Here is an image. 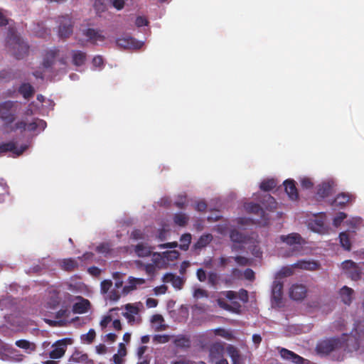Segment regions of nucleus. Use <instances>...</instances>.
<instances>
[{
	"mask_svg": "<svg viewBox=\"0 0 364 364\" xmlns=\"http://www.w3.org/2000/svg\"><path fill=\"white\" fill-rule=\"evenodd\" d=\"M306 293L307 289L303 284H293L289 289V296L295 301L303 300L306 297Z\"/></svg>",
	"mask_w": 364,
	"mask_h": 364,
	"instance_id": "1a4fd4ad",
	"label": "nucleus"
},
{
	"mask_svg": "<svg viewBox=\"0 0 364 364\" xmlns=\"http://www.w3.org/2000/svg\"><path fill=\"white\" fill-rule=\"evenodd\" d=\"M77 299H79V301L75 303L73 306V311L75 314H85L86 313L90 307V302L88 299H84L82 296H77Z\"/></svg>",
	"mask_w": 364,
	"mask_h": 364,
	"instance_id": "ddd939ff",
	"label": "nucleus"
},
{
	"mask_svg": "<svg viewBox=\"0 0 364 364\" xmlns=\"http://www.w3.org/2000/svg\"><path fill=\"white\" fill-rule=\"evenodd\" d=\"M15 344L17 347L25 350L29 349L31 345L28 341L24 339L16 341Z\"/></svg>",
	"mask_w": 364,
	"mask_h": 364,
	"instance_id": "4d7b16f0",
	"label": "nucleus"
},
{
	"mask_svg": "<svg viewBox=\"0 0 364 364\" xmlns=\"http://www.w3.org/2000/svg\"><path fill=\"white\" fill-rule=\"evenodd\" d=\"M168 287L165 284H162L159 287H156L154 289L155 294H164L167 291Z\"/></svg>",
	"mask_w": 364,
	"mask_h": 364,
	"instance_id": "69168bd1",
	"label": "nucleus"
},
{
	"mask_svg": "<svg viewBox=\"0 0 364 364\" xmlns=\"http://www.w3.org/2000/svg\"><path fill=\"white\" fill-rule=\"evenodd\" d=\"M350 199V195L342 193L337 195V196L333 200V201L331 202V205L334 208H343L346 205L347 203H349Z\"/></svg>",
	"mask_w": 364,
	"mask_h": 364,
	"instance_id": "6ab92c4d",
	"label": "nucleus"
},
{
	"mask_svg": "<svg viewBox=\"0 0 364 364\" xmlns=\"http://www.w3.org/2000/svg\"><path fill=\"white\" fill-rule=\"evenodd\" d=\"M196 276H197V278L201 282H203L206 280L207 279V275H206V272L205 271L202 269V268H200L197 270V272H196Z\"/></svg>",
	"mask_w": 364,
	"mask_h": 364,
	"instance_id": "e2e57ef3",
	"label": "nucleus"
},
{
	"mask_svg": "<svg viewBox=\"0 0 364 364\" xmlns=\"http://www.w3.org/2000/svg\"><path fill=\"white\" fill-rule=\"evenodd\" d=\"M170 336L168 335H155L154 336V341L158 343H166L170 341Z\"/></svg>",
	"mask_w": 364,
	"mask_h": 364,
	"instance_id": "09e8293b",
	"label": "nucleus"
},
{
	"mask_svg": "<svg viewBox=\"0 0 364 364\" xmlns=\"http://www.w3.org/2000/svg\"><path fill=\"white\" fill-rule=\"evenodd\" d=\"M96 252L100 254L107 255L111 252L110 245L108 242H103L96 247Z\"/></svg>",
	"mask_w": 364,
	"mask_h": 364,
	"instance_id": "79ce46f5",
	"label": "nucleus"
},
{
	"mask_svg": "<svg viewBox=\"0 0 364 364\" xmlns=\"http://www.w3.org/2000/svg\"><path fill=\"white\" fill-rule=\"evenodd\" d=\"M284 186L285 191L288 194L289 197L293 200H297L299 198V193L295 185V181L292 179H287L284 182Z\"/></svg>",
	"mask_w": 364,
	"mask_h": 364,
	"instance_id": "f3484780",
	"label": "nucleus"
},
{
	"mask_svg": "<svg viewBox=\"0 0 364 364\" xmlns=\"http://www.w3.org/2000/svg\"><path fill=\"white\" fill-rule=\"evenodd\" d=\"M86 53L81 50L73 51V63L76 66L82 65L86 60Z\"/></svg>",
	"mask_w": 364,
	"mask_h": 364,
	"instance_id": "473e14b6",
	"label": "nucleus"
},
{
	"mask_svg": "<svg viewBox=\"0 0 364 364\" xmlns=\"http://www.w3.org/2000/svg\"><path fill=\"white\" fill-rule=\"evenodd\" d=\"M113 278L115 279V287L119 289L122 287L123 281L122 279V274L116 272L113 273Z\"/></svg>",
	"mask_w": 364,
	"mask_h": 364,
	"instance_id": "13d9d810",
	"label": "nucleus"
},
{
	"mask_svg": "<svg viewBox=\"0 0 364 364\" xmlns=\"http://www.w3.org/2000/svg\"><path fill=\"white\" fill-rule=\"evenodd\" d=\"M333 186L332 181L323 182L318 186L317 196L321 198L328 197L331 193Z\"/></svg>",
	"mask_w": 364,
	"mask_h": 364,
	"instance_id": "412c9836",
	"label": "nucleus"
},
{
	"mask_svg": "<svg viewBox=\"0 0 364 364\" xmlns=\"http://www.w3.org/2000/svg\"><path fill=\"white\" fill-rule=\"evenodd\" d=\"M217 304L223 309H225V310L229 311H234V312L235 311L233 309V308L230 304H228L223 299H220V298L218 299Z\"/></svg>",
	"mask_w": 364,
	"mask_h": 364,
	"instance_id": "3c124183",
	"label": "nucleus"
},
{
	"mask_svg": "<svg viewBox=\"0 0 364 364\" xmlns=\"http://www.w3.org/2000/svg\"><path fill=\"white\" fill-rule=\"evenodd\" d=\"M325 218L326 215L323 213L314 215V218L309 219L308 221L309 228L315 232H323L326 230L324 225Z\"/></svg>",
	"mask_w": 364,
	"mask_h": 364,
	"instance_id": "39448f33",
	"label": "nucleus"
},
{
	"mask_svg": "<svg viewBox=\"0 0 364 364\" xmlns=\"http://www.w3.org/2000/svg\"><path fill=\"white\" fill-rule=\"evenodd\" d=\"M188 216L183 213H176L173 216L174 223L181 227L186 226L188 222Z\"/></svg>",
	"mask_w": 364,
	"mask_h": 364,
	"instance_id": "72a5a7b5",
	"label": "nucleus"
},
{
	"mask_svg": "<svg viewBox=\"0 0 364 364\" xmlns=\"http://www.w3.org/2000/svg\"><path fill=\"white\" fill-rule=\"evenodd\" d=\"M135 253L141 257L149 256L151 254V250L149 246L144 243H139L135 246Z\"/></svg>",
	"mask_w": 364,
	"mask_h": 364,
	"instance_id": "2f4dec72",
	"label": "nucleus"
},
{
	"mask_svg": "<svg viewBox=\"0 0 364 364\" xmlns=\"http://www.w3.org/2000/svg\"><path fill=\"white\" fill-rule=\"evenodd\" d=\"M100 287L102 294H107L109 289L112 287V282L109 279L103 280L101 282Z\"/></svg>",
	"mask_w": 364,
	"mask_h": 364,
	"instance_id": "de8ad7c7",
	"label": "nucleus"
},
{
	"mask_svg": "<svg viewBox=\"0 0 364 364\" xmlns=\"http://www.w3.org/2000/svg\"><path fill=\"white\" fill-rule=\"evenodd\" d=\"M207 208V204L205 201H198L196 203L195 209L199 212H204Z\"/></svg>",
	"mask_w": 364,
	"mask_h": 364,
	"instance_id": "0e129e2a",
	"label": "nucleus"
},
{
	"mask_svg": "<svg viewBox=\"0 0 364 364\" xmlns=\"http://www.w3.org/2000/svg\"><path fill=\"white\" fill-rule=\"evenodd\" d=\"M78 259L73 258L64 259L60 262V267L62 269L67 272H73L77 269L80 267V264L77 262Z\"/></svg>",
	"mask_w": 364,
	"mask_h": 364,
	"instance_id": "4be33fe9",
	"label": "nucleus"
},
{
	"mask_svg": "<svg viewBox=\"0 0 364 364\" xmlns=\"http://www.w3.org/2000/svg\"><path fill=\"white\" fill-rule=\"evenodd\" d=\"M152 263L156 267V268H166L167 266V261H166L164 252L154 253L152 257Z\"/></svg>",
	"mask_w": 364,
	"mask_h": 364,
	"instance_id": "c756f323",
	"label": "nucleus"
},
{
	"mask_svg": "<svg viewBox=\"0 0 364 364\" xmlns=\"http://www.w3.org/2000/svg\"><path fill=\"white\" fill-rule=\"evenodd\" d=\"M283 296V284L280 281H274L272 289V299L275 303L279 304Z\"/></svg>",
	"mask_w": 364,
	"mask_h": 364,
	"instance_id": "a211bd4d",
	"label": "nucleus"
},
{
	"mask_svg": "<svg viewBox=\"0 0 364 364\" xmlns=\"http://www.w3.org/2000/svg\"><path fill=\"white\" fill-rule=\"evenodd\" d=\"M208 283L213 286L215 287L218 283L219 276L215 272H210L208 274Z\"/></svg>",
	"mask_w": 364,
	"mask_h": 364,
	"instance_id": "a18cd8bd",
	"label": "nucleus"
},
{
	"mask_svg": "<svg viewBox=\"0 0 364 364\" xmlns=\"http://www.w3.org/2000/svg\"><path fill=\"white\" fill-rule=\"evenodd\" d=\"M245 208L248 213H253L259 216L261 219V223H267V220H269L268 215L257 203H246L245 205Z\"/></svg>",
	"mask_w": 364,
	"mask_h": 364,
	"instance_id": "6e6552de",
	"label": "nucleus"
},
{
	"mask_svg": "<svg viewBox=\"0 0 364 364\" xmlns=\"http://www.w3.org/2000/svg\"><path fill=\"white\" fill-rule=\"evenodd\" d=\"M301 186L303 189H311L314 186V183L311 178L304 177L300 179Z\"/></svg>",
	"mask_w": 364,
	"mask_h": 364,
	"instance_id": "c03bdc74",
	"label": "nucleus"
},
{
	"mask_svg": "<svg viewBox=\"0 0 364 364\" xmlns=\"http://www.w3.org/2000/svg\"><path fill=\"white\" fill-rule=\"evenodd\" d=\"M193 296L196 298H200V297L208 296V294L205 290L198 288L194 291Z\"/></svg>",
	"mask_w": 364,
	"mask_h": 364,
	"instance_id": "774afa93",
	"label": "nucleus"
},
{
	"mask_svg": "<svg viewBox=\"0 0 364 364\" xmlns=\"http://www.w3.org/2000/svg\"><path fill=\"white\" fill-rule=\"evenodd\" d=\"M343 337H333L321 340L316 346L317 354L321 356H326L331 353L336 352L341 349L344 346L345 350L348 352L357 351L360 348L358 339L354 336H348L346 338V335L343 334Z\"/></svg>",
	"mask_w": 364,
	"mask_h": 364,
	"instance_id": "f257e3e1",
	"label": "nucleus"
},
{
	"mask_svg": "<svg viewBox=\"0 0 364 364\" xmlns=\"http://www.w3.org/2000/svg\"><path fill=\"white\" fill-rule=\"evenodd\" d=\"M339 238H340V242H341V246L345 250H350L351 244H350V241L348 235L345 232H341L339 235Z\"/></svg>",
	"mask_w": 364,
	"mask_h": 364,
	"instance_id": "e433bc0d",
	"label": "nucleus"
},
{
	"mask_svg": "<svg viewBox=\"0 0 364 364\" xmlns=\"http://www.w3.org/2000/svg\"><path fill=\"white\" fill-rule=\"evenodd\" d=\"M236 263L240 266H247L250 264V261L248 258L243 256H236L234 257Z\"/></svg>",
	"mask_w": 364,
	"mask_h": 364,
	"instance_id": "8fccbe9b",
	"label": "nucleus"
},
{
	"mask_svg": "<svg viewBox=\"0 0 364 364\" xmlns=\"http://www.w3.org/2000/svg\"><path fill=\"white\" fill-rule=\"evenodd\" d=\"M116 44L119 48L124 49H139L142 46L141 42L129 36L117 38Z\"/></svg>",
	"mask_w": 364,
	"mask_h": 364,
	"instance_id": "0eeeda50",
	"label": "nucleus"
},
{
	"mask_svg": "<svg viewBox=\"0 0 364 364\" xmlns=\"http://www.w3.org/2000/svg\"><path fill=\"white\" fill-rule=\"evenodd\" d=\"M244 277L247 280L253 281L255 278V272L252 269L247 268L244 272Z\"/></svg>",
	"mask_w": 364,
	"mask_h": 364,
	"instance_id": "680f3d73",
	"label": "nucleus"
},
{
	"mask_svg": "<svg viewBox=\"0 0 364 364\" xmlns=\"http://www.w3.org/2000/svg\"><path fill=\"white\" fill-rule=\"evenodd\" d=\"M227 353L231 358L232 364H241V357L239 350L235 346L229 345L227 347Z\"/></svg>",
	"mask_w": 364,
	"mask_h": 364,
	"instance_id": "cd10ccee",
	"label": "nucleus"
},
{
	"mask_svg": "<svg viewBox=\"0 0 364 364\" xmlns=\"http://www.w3.org/2000/svg\"><path fill=\"white\" fill-rule=\"evenodd\" d=\"M59 50L56 48L48 50L44 54L43 66L45 68H49L54 65L55 58L58 55Z\"/></svg>",
	"mask_w": 364,
	"mask_h": 364,
	"instance_id": "4468645a",
	"label": "nucleus"
},
{
	"mask_svg": "<svg viewBox=\"0 0 364 364\" xmlns=\"http://www.w3.org/2000/svg\"><path fill=\"white\" fill-rule=\"evenodd\" d=\"M296 266L300 269H314L316 266V263L306 261H300L296 264Z\"/></svg>",
	"mask_w": 364,
	"mask_h": 364,
	"instance_id": "37998d69",
	"label": "nucleus"
},
{
	"mask_svg": "<svg viewBox=\"0 0 364 364\" xmlns=\"http://www.w3.org/2000/svg\"><path fill=\"white\" fill-rule=\"evenodd\" d=\"M70 361L82 364H94L92 360H90L87 353L80 351H75L70 357Z\"/></svg>",
	"mask_w": 364,
	"mask_h": 364,
	"instance_id": "aec40b11",
	"label": "nucleus"
},
{
	"mask_svg": "<svg viewBox=\"0 0 364 364\" xmlns=\"http://www.w3.org/2000/svg\"><path fill=\"white\" fill-rule=\"evenodd\" d=\"M66 350V340L62 339L56 342L53 349L49 353V357L52 359L60 358Z\"/></svg>",
	"mask_w": 364,
	"mask_h": 364,
	"instance_id": "f8f14e48",
	"label": "nucleus"
},
{
	"mask_svg": "<svg viewBox=\"0 0 364 364\" xmlns=\"http://www.w3.org/2000/svg\"><path fill=\"white\" fill-rule=\"evenodd\" d=\"M346 274L351 277L353 280H358L360 277V272L357 267H354L351 270L347 272Z\"/></svg>",
	"mask_w": 364,
	"mask_h": 364,
	"instance_id": "5fc2aeb1",
	"label": "nucleus"
},
{
	"mask_svg": "<svg viewBox=\"0 0 364 364\" xmlns=\"http://www.w3.org/2000/svg\"><path fill=\"white\" fill-rule=\"evenodd\" d=\"M126 309L129 312H125L123 314L124 316L126 317L129 321H134V318L132 314H136L138 311L137 309L129 304L126 305Z\"/></svg>",
	"mask_w": 364,
	"mask_h": 364,
	"instance_id": "a19ab883",
	"label": "nucleus"
},
{
	"mask_svg": "<svg viewBox=\"0 0 364 364\" xmlns=\"http://www.w3.org/2000/svg\"><path fill=\"white\" fill-rule=\"evenodd\" d=\"M230 237L234 243L242 244L247 240V237L237 230H232L230 233Z\"/></svg>",
	"mask_w": 364,
	"mask_h": 364,
	"instance_id": "c85d7f7f",
	"label": "nucleus"
},
{
	"mask_svg": "<svg viewBox=\"0 0 364 364\" xmlns=\"http://www.w3.org/2000/svg\"><path fill=\"white\" fill-rule=\"evenodd\" d=\"M224 348L218 343L210 345L209 348V357L212 363L220 358L223 354Z\"/></svg>",
	"mask_w": 364,
	"mask_h": 364,
	"instance_id": "dca6fc26",
	"label": "nucleus"
},
{
	"mask_svg": "<svg viewBox=\"0 0 364 364\" xmlns=\"http://www.w3.org/2000/svg\"><path fill=\"white\" fill-rule=\"evenodd\" d=\"M131 237L134 240H141L144 239V234L141 230L135 229L132 232Z\"/></svg>",
	"mask_w": 364,
	"mask_h": 364,
	"instance_id": "bf43d9fd",
	"label": "nucleus"
},
{
	"mask_svg": "<svg viewBox=\"0 0 364 364\" xmlns=\"http://www.w3.org/2000/svg\"><path fill=\"white\" fill-rule=\"evenodd\" d=\"M164 255L165 256V259L166 261H167L168 265L169 262H172L178 258L180 252L177 250H169L164 252Z\"/></svg>",
	"mask_w": 364,
	"mask_h": 364,
	"instance_id": "ea45409f",
	"label": "nucleus"
},
{
	"mask_svg": "<svg viewBox=\"0 0 364 364\" xmlns=\"http://www.w3.org/2000/svg\"><path fill=\"white\" fill-rule=\"evenodd\" d=\"M18 107L17 101L0 102V119L6 125L12 124L16 120Z\"/></svg>",
	"mask_w": 364,
	"mask_h": 364,
	"instance_id": "7ed1b4c3",
	"label": "nucleus"
},
{
	"mask_svg": "<svg viewBox=\"0 0 364 364\" xmlns=\"http://www.w3.org/2000/svg\"><path fill=\"white\" fill-rule=\"evenodd\" d=\"M356 264L351 260H346L342 263V268L347 272L351 270Z\"/></svg>",
	"mask_w": 364,
	"mask_h": 364,
	"instance_id": "052dcab7",
	"label": "nucleus"
},
{
	"mask_svg": "<svg viewBox=\"0 0 364 364\" xmlns=\"http://www.w3.org/2000/svg\"><path fill=\"white\" fill-rule=\"evenodd\" d=\"M213 235L209 233L201 235L198 241L194 244L193 249L200 250L209 245L213 240Z\"/></svg>",
	"mask_w": 364,
	"mask_h": 364,
	"instance_id": "bb28decb",
	"label": "nucleus"
},
{
	"mask_svg": "<svg viewBox=\"0 0 364 364\" xmlns=\"http://www.w3.org/2000/svg\"><path fill=\"white\" fill-rule=\"evenodd\" d=\"M26 148V146L18 147L17 143L14 141L4 142L0 144V154L11 152L14 155L20 156L25 151Z\"/></svg>",
	"mask_w": 364,
	"mask_h": 364,
	"instance_id": "423d86ee",
	"label": "nucleus"
},
{
	"mask_svg": "<svg viewBox=\"0 0 364 364\" xmlns=\"http://www.w3.org/2000/svg\"><path fill=\"white\" fill-rule=\"evenodd\" d=\"M182 244L180 245V248L183 250H187L191 242V235L190 233H186L182 235L180 239Z\"/></svg>",
	"mask_w": 364,
	"mask_h": 364,
	"instance_id": "4c0bfd02",
	"label": "nucleus"
},
{
	"mask_svg": "<svg viewBox=\"0 0 364 364\" xmlns=\"http://www.w3.org/2000/svg\"><path fill=\"white\" fill-rule=\"evenodd\" d=\"M58 33L62 38H67L73 33V23L71 18L67 15L59 18Z\"/></svg>",
	"mask_w": 364,
	"mask_h": 364,
	"instance_id": "20e7f679",
	"label": "nucleus"
},
{
	"mask_svg": "<svg viewBox=\"0 0 364 364\" xmlns=\"http://www.w3.org/2000/svg\"><path fill=\"white\" fill-rule=\"evenodd\" d=\"M83 35L87 37L88 41L93 44H96L98 41L102 42L106 38L102 31L90 28L84 30Z\"/></svg>",
	"mask_w": 364,
	"mask_h": 364,
	"instance_id": "9b49d317",
	"label": "nucleus"
},
{
	"mask_svg": "<svg viewBox=\"0 0 364 364\" xmlns=\"http://www.w3.org/2000/svg\"><path fill=\"white\" fill-rule=\"evenodd\" d=\"M27 129V123L23 120L18 121L15 123L12 131L21 130V132L25 131Z\"/></svg>",
	"mask_w": 364,
	"mask_h": 364,
	"instance_id": "6e6d98bb",
	"label": "nucleus"
},
{
	"mask_svg": "<svg viewBox=\"0 0 364 364\" xmlns=\"http://www.w3.org/2000/svg\"><path fill=\"white\" fill-rule=\"evenodd\" d=\"M135 24L137 27H141L148 24V21L143 16H138L136 18Z\"/></svg>",
	"mask_w": 364,
	"mask_h": 364,
	"instance_id": "338daca9",
	"label": "nucleus"
},
{
	"mask_svg": "<svg viewBox=\"0 0 364 364\" xmlns=\"http://www.w3.org/2000/svg\"><path fill=\"white\" fill-rule=\"evenodd\" d=\"M144 269L148 275L153 277L156 273V267L153 263L146 264H144Z\"/></svg>",
	"mask_w": 364,
	"mask_h": 364,
	"instance_id": "603ef678",
	"label": "nucleus"
},
{
	"mask_svg": "<svg viewBox=\"0 0 364 364\" xmlns=\"http://www.w3.org/2000/svg\"><path fill=\"white\" fill-rule=\"evenodd\" d=\"M69 315H70V311L66 307V308H62L59 311H58L55 313V317L57 319H60V318H68L69 316Z\"/></svg>",
	"mask_w": 364,
	"mask_h": 364,
	"instance_id": "864d4df0",
	"label": "nucleus"
},
{
	"mask_svg": "<svg viewBox=\"0 0 364 364\" xmlns=\"http://www.w3.org/2000/svg\"><path fill=\"white\" fill-rule=\"evenodd\" d=\"M353 292H354L353 289L347 286H344L340 289L339 294H340L342 301L345 304H346V305L350 304V303L352 302V299H353Z\"/></svg>",
	"mask_w": 364,
	"mask_h": 364,
	"instance_id": "393cba45",
	"label": "nucleus"
},
{
	"mask_svg": "<svg viewBox=\"0 0 364 364\" xmlns=\"http://www.w3.org/2000/svg\"><path fill=\"white\" fill-rule=\"evenodd\" d=\"M11 36L7 37L6 43L12 51V55L18 60L23 58L29 50V46L20 37L10 31Z\"/></svg>",
	"mask_w": 364,
	"mask_h": 364,
	"instance_id": "f03ea898",
	"label": "nucleus"
},
{
	"mask_svg": "<svg viewBox=\"0 0 364 364\" xmlns=\"http://www.w3.org/2000/svg\"><path fill=\"white\" fill-rule=\"evenodd\" d=\"M162 281L165 283H171L172 286L177 289H181L184 284V281L181 277L172 273L165 274Z\"/></svg>",
	"mask_w": 364,
	"mask_h": 364,
	"instance_id": "2eb2a0df",
	"label": "nucleus"
},
{
	"mask_svg": "<svg viewBox=\"0 0 364 364\" xmlns=\"http://www.w3.org/2000/svg\"><path fill=\"white\" fill-rule=\"evenodd\" d=\"M129 285L124 286L122 289V293L124 294H127L130 291H133L136 288L137 285H141L145 283V279L142 278H134L130 277L129 278Z\"/></svg>",
	"mask_w": 364,
	"mask_h": 364,
	"instance_id": "b1692460",
	"label": "nucleus"
},
{
	"mask_svg": "<svg viewBox=\"0 0 364 364\" xmlns=\"http://www.w3.org/2000/svg\"><path fill=\"white\" fill-rule=\"evenodd\" d=\"M34 92V88L30 83H22L18 87V92L26 100L32 97Z\"/></svg>",
	"mask_w": 364,
	"mask_h": 364,
	"instance_id": "a878e982",
	"label": "nucleus"
},
{
	"mask_svg": "<svg viewBox=\"0 0 364 364\" xmlns=\"http://www.w3.org/2000/svg\"><path fill=\"white\" fill-rule=\"evenodd\" d=\"M280 240L289 245H301L303 239L299 233H291L288 235H281Z\"/></svg>",
	"mask_w": 364,
	"mask_h": 364,
	"instance_id": "5701e85b",
	"label": "nucleus"
},
{
	"mask_svg": "<svg viewBox=\"0 0 364 364\" xmlns=\"http://www.w3.org/2000/svg\"><path fill=\"white\" fill-rule=\"evenodd\" d=\"M174 345L180 348H188L191 346V340L184 335H178L173 341Z\"/></svg>",
	"mask_w": 364,
	"mask_h": 364,
	"instance_id": "7c9ffc66",
	"label": "nucleus"
},
{
	"mask_svg": "<svg viewBox=\"0 0 364 364\" xmlns=\"http://www.w3.org/2000/svg\"><path fill=\"white\" fill-rule=\"evenodd\" d=\"M96 336V333L94 329L91 328L89 331L81 336V340L84 343H87L88 344L92 343L95 340Z\"/></svg>",
	"mask_w": 364,
	"mask_h": 364,
	"instance_id": "58836bf2",
	"label": "nucleus"
},
{
	"mask_svg": "<svg viewBox=\"0 0 364 364\" xmlns=\"http://www.w3.org/2000/svg\"><path fill=\"white\" fill-rule=\"evenodd\" d=\"M262 203L267 209L270 210L277 208L275 199L269 194H266L264 196V201H262Z\"/></svg>",
	"mask_w": 364,
	"mask_h": 364,
	"instance_id": "f704fd0d",
	"label": "nucleus"
},
{
	"mask_svg": "<svg viewBox=\"0 0 364 364\" xmlns=\"http://www.w3.org/2000/svg\"><path fill=\"white\" fill-rule=\"evenodd\" d=\"M279 354L283 359L289 360L294 364H304L305 359L304 358L287 348H282L279 350Z\"/></svg>",
	"mask_w": 364,
	"mask_h": 364,
	"instance_id": "9d476101",
	"label": "nucleus"
},
{
	"mask_svg": "<svg viewBox=\"0 0 364 364\" xmlns=\"http://www.w3.org/2000/svg\"><path fill=\"white\" fill-rule=\"evenodd\" d=\"M277 186V182L274 179L264 180L260 184V189L264 191H269Z\"/></svg>",
	"mask_w": 364,
	"mask_h": 364,
	"instance_id": "c9c22d12",
	"label": "nucleus"
},
{
	"mask_svg": "<svg viewBox=\"0 0 364 364\" xmlns=\"http://www.w3.org/2000/svg\"><path fill=\"white\" fill-rule=\"evenodd\" d=\"M347 215L345 213L340 212L337 214V215L333 218V224L336 227H338L341 223L346 219Z\"/></svg>",
	"mask_w": 364,
	"mask_h": 364,
	"instance_id": "49530a36",
	"label": "nucleus"
}]
</instances>
